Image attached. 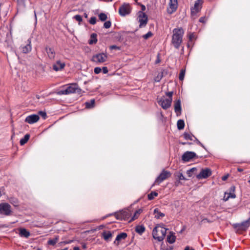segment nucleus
<instances>
[{
  "instance_id": "1",
  "label": "nucleus",
  "mask_w": 250,
  "mask_h": 250,
  "mask_svg": "<svg viewBox=\"0 0 250 250\" xmlns=\"http://www.w3.org/2000/svg\"><path fill=\"white\" fill-rule=\"evenodd\" d=\"M172 33L171 43L175 48L179 49L183 42L184 29L182 27L174 28Z\"/></svg>"
},
{
  "instance_id": "2",
  "label": "nucleus",
  "mask_w": 250,
  "mask_h": 250,
  "mask_svg": "<svg viewBox=\"0 0 250 250\" xmlns=\"http://www.w3.org/2000/svg\"><path fill=\"white\" fill-rule=\"evenodd\" d=\"M81 89L76 83H71L62 86V89L58 92L59 95H68L74 93H80Z\"/></svg>"
},
{
  "instance_id": "3",
  "label": "nucleus",
  "mask_w": 250,
  "mask_h": 250,
  "mask_svg": "<svg viewBox=\"0 0 250 250\" xmlns=\"http://www.w3.org/2000/svg\"><path fill=\"white\" fill-rule=\"evenodd\" d=\"M167 229L163 227V225L158 224L153 229L152 235L155 240L161 242L165 237Z\"/></svg>"
},
{
  "instance_id": "4",
  "label": "nucleus",
  "mask_w": 250,
  "mask_h": 250,
  "mask_svg": "<svg viewBox=\"0 0 250 250\" xmlns=\"http://www.w3.org/2000/svg\"><path fill=\"white\" fill-rule=\"evenodd\" d=\"M173 92L172 91L166 93V95L168 97L165 98L164 97H162L160 100L158 101V104L162 106L164 109H167L171 104L172 101V95Z\"/></svg>"
},
{
  "instance_id": "5",
  "label": "nucleus",
  "mask_w": 250,
  "mask_h": 250,
  "mask_svg": "<svg viewBox=\"0 0 250 250\" xmlns=\"http://www.w3.org/2000/svg\"><path fill=\"white\" fill-rule=\"evenodd\" d=\"M250 226V217L247 220L241 223L234 224L233 225V228L236 232L241 233L246 231Z\"/></svg>"
},
{
  "instance_id": "6",
  "label": "nucleus",
  "mask_w": 250,
  "mask_h": 250,
  "mask_svg": "<svg viewBox=\"0 0 250 250\" xmlns=\"http://www.w3.org/2000/svg\"><path fill=\"white\" fill-rule=\"evenodd\" d=\"M107 58L106 54L101 53L96 54L92 56L91 61L96 64H100L104 62Z\"/></svg>"
},
{
  "instance_id": "7",
  "label": "nucleus",
  "mask_w": 250,
  "mask_h": 250,
  "mask_svg": "<svg viewBox=\"0 0 250 250\" xmlns=\"http://www.w3.org/2000/svg\"><path fill=\"white\" fill-rule=\"evenodd\" d=\"M171 176V173L167 170H163L156 179L154 184L159 185L164 180Z\"/></svg>"
},
{
  "instance_id": "8",
  "label": "nucleus",
  "mask_w": 250,
  "mask_h": 250,
  "mask_svg": "<svg viewBox=\"0 0 250 250\" xmlns=\"http://www.w3.org/2000/svg\"><path fill=\"white\" fill-rule=\"evenodd\" d=\"M114 215L117 219L128 220L131 216V213L128 210H123L118 212L115 213Z\"/></svg>"
},
{
  "instance_id": "9",
  "label": "nucleus",
  "mask_w": 250,
  "mask_h": 250,
  "mask_svg": "<svg viewBox=\"0 0 250 250\" xmlns=\"http://www.w3.org/2000/svg\"><path fill=\"white\" fill-rule=\"evenodd\" d=\"M131 7L129 3H124L119 9V13L121 16H125L130 13Z\"/></svg>"
},
{
  "instance_id": "10",
  "label": "nucleus",
  "mask_w": 250,
  "mask_h": 250,
  "mask_svg": "<svg viewBox=\"0 0 250 250\" xmlns=\"http://www.w3.org/2000/svg\"><path fill=\"white\" fill-rule=\"evenodd\" d=\"M12 212L11 206L7 203L0 204V214L6 216L10 215Z\"/></svg>"
},
{
  "instance_id": "11",
  "label": "nucleus",
  "mask_w": 250,
  "mask_h": 250,
  "mask_svg": "<svg viewBox=\"0 0 250 250\" xmlns=\"http://www.w3.org/2000/svg\"><path fill=\"white\" fill-rule=\"evenodd\" d=\"M138 18L140 23L139 27L140 28L145 27L148 21L147 15L142 11H139L138 12Z\"/></svg>"
},
{
  "instance_id": "12",
  "label": "nucleus",
  "mask_w": 250,
  "mask_h": 250,
  "mask_svg": "<svg viewBox=\"0 0 250 250\" xmlns=\"http://www.w3.org/2000/svg\"><path fill=\"white\" fill-rule=\"evenodd\" d=\"M203 0H197L195 1L194 6L191 8V13L192 16L196 15L201 9Z\"/></svg>"
},
{
  "instance_id": "13",
  "label": "nucleus",
  "mask_w": 250,
  "mask_h": 250,
  "mask_svg": "<svg viewBox=\"0 0 250 250\" xmlns=\"http://www.w3.org/2000/svg\"><path fill=\"white\" fill-rule=\"evenodd\" d=\"M178 2L177 0H169L168 7H167V12L169 14H171L175 12L177 9Z\"/></svg>"
},
{
  "instance_id": "14",
  "label": "nucleus",
  "mask_w": 250,
  "mask_h": 250,
  "mask_svg": "<svg viewBox=\"0 0 250 250\" xmlns=\"http://www.w3.org/2000/svg\"><path fill=\"white\" fill-rule=\"evenodd\" d=\"M211 175V170L210 168H206L202 169L200 173L197 175L196 177L198 179H206Z\"/></svg>"
},
{
  "instance_id": "15",
  "label": "nucleus",
  "mask_w": 250,
  "mask_h": 250,
  "mask_svg": "<svg viewBox=\"0 0 250 250\" xmlns=\"http://www.w3.org/2000/svg\"><path fill=\"white\" fill-rule=\"evenodd\" d=\"M197 157L195 152L187 151L185 152L182 157V160L184 162H189L191 159Z\"/></svg>"
},
{
  "instance_id": "16",
  "label": "nucleus",
  "mask_w": 250,
  "mask_h": 250,
  "mask_svg": "<svg viewBox=\"0 0 250 250\" xmlns=\"http://www.w3.org/2000/svg\"><path fill=\"white\" fill-rule=\"evenodd\" d=\"M235 190V187L234 186H232L229 189V192H225L224 196V200L225 201H228L230 198H235L236 197V195L234 193V191Z\"/></svg>"
},
{
  "instance_id": "17",
  "label": "nucleus",
  "mask_w": 250,
  "mask_h": 250,
  "mask_svg": "<svg viewBox=\"0 0 250 250\" xmlns=\"http://www.w3.org/2000/svg\"><path fill=\"white\" fill-rule=\"evenodd\" d=\"M40 118L39 115L36 114H32L29 116H28L25 120V122L29 124H32L37 122Z\"/></svg>"
},
{
  "instance_id": "18",
  "label": "nucleus",
  "mask_w": 250,
  "mask_h": 250,
  "mask_svg": "<svg viewBox=\"0 0 250 250\" xmlns=\"http://www.w3.org/2000/svg\"><path fill=\"white\" fill-rule=\"evenodd\" d=\"M127 233L125 232H122L119 234L117 236L114 242V244L116 246H118L122 241L125 240L127 238Z\"/></svg>"
},
{
  "instance_id": "19",
  "label": "nucleus",
  "mask_w": 250,
  "mask_h": 250,
  "mask_svg": "<svg viewBox=\"0 0 250 250\" xmlns=\"http://www.w3.org/2000/svg\"><path fill=\"white\" fill-rule=\"evenodd\" d=\"M65 63L64 62H62L61 61H57L55 63L52 67L54 70L55 71H61L64 68Z\"/></svg>"
},
{
  "instance_id": "20",
  "label": "nucleus",
  "mask_w": 250,
  "mask_h": 250,
  "mask_svg": "<svg viewBox=\"0 0 250 250\" xmlns=\"http://www.w3.org/2000/svg\"><path fill=\"white\" fill-rule=\"evenodd\" d=\"M45 50L46 53L47 54L48 58L51 60L54 59L56 53L54 48L52 47L46 46L45 47Z\"/></svg>"
},
{
  "instance_id": "21",
  "label": "nucleus",
  "mask_w": 250,
  "mask_h": 250,
  "mask_svg": "<svg viewBox=\"0 0 250 250\" xmlns=\"http://www.w3.org/2000/svg\"><path fill=\"white\" fill-rule=\"evenodd\" d=\"M181 101L180 99L176 100L174 103V110L177 116L181 114Z\"/></svg>"
},
{
  "instance_id": "22",
  "label": "nucleus",
  "mask_w": 250,
  "mask_h": 250,
  "mask_svg": "<svg viewBox=\"0 0 250 250\" xmlns=\"http://www.w3.org/2000/svg\"><path fill=\"white\" fill-rule=\"evenodd\" d=\"M28 43L24 45L21 47L20 49L23 53H28L31 51L32 47L31 45V42L28 40Z\"/></svg>"
},
{
  "instance_id": "23",
  "label": "nucleus",
  "mask_w": 250,
  "mask_h": 250,
  "mask_svg": "<svg viewBox=\"0 0 250 250\" xmlns=\"http://www.w3.org/2000/svg\"><path fill=\"white\" fill-rule=\"evenodd\" d=\"M102 237L105 241L108 242L110 241L112 234L110 231H104L102 233Z\"/></svg>"
},
{
  "instance_id": "24",
  "label": "nucleus",
  "mask_w": 250,
  "mask_h": 250,
  "mask_svg": "<svg viewBox=\"0 0 250 250\" xmlns=\"http://www.w3.org/2000/svg\"><path fill=\"white\" fill-rule=\"evenodd\" d=\"M19 235L21 237L28 238L30 235V232L24 228L19 229Z\"/></svg>"
},
{
  "instance_id": "25",
  "label": "nucleus",
  "mask_w": 250,
  "mask_h": 250,
  "mask_svg": "<svg viewBox=\"0 0 250 250\" xmlns=\"http://www.w3.org/2000/svg\"><path fill=\"white\" fill-rule=\"evenodd\" d=\"M145 231V227L143 225H138L135 227V231L142 235Z\"/></svg>"
},
{
  "instance_id": "26",
  "label": "nucleus",
  "mask_w": 250,
  "mask_h": 250,
  "mask_svg": "<svg viewBox=\"0 0 250 250\" xmlns=\"http://www.w3.org/2000/svg\"><path fill=\"white\" fill-rule=\"evenodd\" d=\"M97 34L93 33L90 36V39L88 41V43L89 44H95L97 42Z\"/></svg>"
},
{
  "instance_id": "27",
  "label": "nucleus",
  "mask_w": 250,
  "mask_h": 250,
  "mask_svg": "<svg viewBox=\"0 0 250 250\" xmlns=\"http://www.w3.org/2000/svg\"><path fill=\"white\" fill-rule=\"evenodd\" d=\"M155 217L157 219H160L165 216V214L160 212L158 208H155L154 210Z\"/></svg>"
},
{
  "instance_id": "28",
  "label": "nucleus",
  "mask_w": 250,
  "mask_h": 250,
  "mask_svg": "<svg viewBox=\"0 0 250 250\" xmlns=\"http://www.w3.org/2000/svg\"><path fill=\"white\" fill-rule=\"evenodd\" d=\"M175 236L171 232L167 236V241L170 244L173 243L175 241Z\"/></svg>"
},
{
  "instance_id": "29",
  "label": "nucleus",
  "mask_w": 250,
  "mask_h": 250,
  "mask_svg": "<svg viewBox=\"0 0 250 250\" xmlns=\"http://www.w3.org/2000/svg\"><path fill=\"white\" fill-rule=\"evenodd\" d=\"M30 134H26L23 138L21 139L20 143L21 146H23L25 144L30 138Z\"/></svg>"
},
{
  "instance_id": "30",
  "label": "nucleus",
  "mask_w": 250,
  "mask_h": 250,
  "mask_svg": "<svg viewBox=\"0 0 250 250\" xmlns=\"http://www.w3.org/2000/svg\"><path fill=\"white\" fill-rule=\"evenodd\" d=\"M142 212V210L141 209H139L137 210H136L134 213L133 217L130 219V220L129 221V222L132 221L137 218H138L139 216L141 214V213Z\"/></svg>"
},
{
  "instance_id": "31",
  "label": "nucleus",
  "mask_w": 250,
  "mask_h": 250,
  "mask_svg": "<svg viewBox=\"0 0 250 250\" xmlns=\"http://www.w3.org/2000/svg\"><path fill=\"white\" fill-rule=\"evenodd\" d=\"M95 104V100L92 99L89 102H86L85 103V107L87 108H91L94 107Z\"/></svg>"
},
{
  "instance_id": "32",
  "label": "nucleus",
  "mask_w": 250,
  "mask_h": 250,
  "mask_svg": "<svg viewBox=\"0 0 250 250\" xmlns=\"http://www.w3.org/2000/svg\"><path fill=\"white\" fill-rule=\"evenodd\" d=\"M177 128L179 130H182L184 129L185 127V123L183 120H179L177 123Z\"/></svg>"
},
{
  "instance_id": "33",
  "label": "nucleus",
  "mask_w": 250,
  "mask_h": 250,
  "mask_svg": "<svg viewBox=\"0 0 250 250\" xmlns=\"http://www.w3.org/2000/svg\"><path fill=\"white\" fill-rule=\"evenodd\" d=\"M183 136L184 137V138L187 140H192L193 139L192 138L194 137V138H195V137L192 134H190V133H187V132H185L184 134H183Z\"/></svg>"
},
{
  "instance_id": "34",
  "label": "nucleus",
  "mask_w": 250,
  "mask_h": 250,
  "mask_svg": "<svg viewBox=\"0 0 250 250\" xmlns=\"http://www.w3.org/2000/svg\"><path fill=\"white\" fill-rule=\"evenodd\" d=\"M59 236H56L55 238L50 239L48 241V244L51 246L55 245L58 241Z\"/></svg>"
},
{
  "instance_id": "35",
  "label": "nucleus",
  "mask_w": 250,
  "mask_h": 250,
  "mask_svg": "<svg viewBox=\"0 0 250 250\" xmlns=\"http://www.w3.org/2000/svg\"><path fill=\"white\" fill-rule=\"evenodd\" d=\"M158 194L156 191H152L150 193L148 194L147 195L148 199L149 200H153L154 197H157Z\"/></svg>"
},
{
  "instance_id": "36",
  "label": "nucleus",
  "mask_w": 250,
  "mask_h": 250,
  "mask_svg": "<svg viewBox=\"0 0 250 250\" xmlns=\"http://www.w3.org/2000/svg\"><path fill=\"white\" fill-rule=\"evenodd\" d=\"M99 18L101 21H104L106 20L107 17L105 14L101 13L99 15Z\"/></svg>"
},
{
  "instance_id": "37",
  "label": "nucleus",
  "mask_w": 250,
  "mask_h": 250,
  "mask_svg": "<svg viewBox=\"0 0 250 250\" xmlns=\"http://www.w3.org/2000/svg\"><path fill=\"white\" fill-rule=\"evenodd\" d=\"M185 75V70L181 69L179 74V79L180 81H183Z\"/></svg>"
},
{
  "instance_id": "38",
  "label": "nucleus",
  "mask_w": 250,
  "mask_h": 250,
  "mask_svg": "<svg viewBox=\"0 0 250 250\" xmlns=\"http://www.w3.org/2000/svg\"><path fill=\"white\" fill-rule=\"evenodd\" d=\"M175 176L177 177L180 180H185L186 178L181 172H177L175 174Z\"/></svg>"
},
{
  "instance_id": "39",
  "label": "nucleus",
  "mask_w": 250,
  "mask_h": 250,
  "mask_svg": "<svg viewBox=\"0 0 250 250\" xmlns=\"http://www.w3.org/2000/svg\"><path fill=\"white\" fill-rule=\"evenodd\" d=\"M152 35H153V34L152 33V32L150 31H149L148 33H147L145 35H144L143 36V37L144 39L147 40L148 38L151 37L152 36Z\"/></svg>"
},
{
  "instance_id": "40",
  "label": "nucleus",
  "mask_w": 250,
  "mask_h": 250,
  "mask_svg": "<svg viewBox=\"0 0 250 250\" xmlns=\"http://www.w3.org/2000/svg\"><path fill=\"white\" fill-rule=\"evenodd\" d=\"M74 19H75L77 21H79V24H80V22L83 21L82 17L79 15H75L74 17Z\"/></svg>"
},
{
  "instance_id": "41",
  "label": "nucleus",
  "mask_w": 250,
  "mask_h": 250,
  "mask_svg": "<svg viewBox=\"0 0 250 250\" xmlns=\"http://www.w3.org/2000/svg\"><path fill=\"white\" fill-rule=\"evenodd\" d=\"M111 22L110 21H106L104 24V27L105 28H109L111 27Z\"/></svg>"
},
{
  "instance_id": "42",
  "label": "nucleus",
  "mask_w": 250,
  "mask_h": 250,
  "mask_svg": "<svg viewBox=\"0 0 250 250\" xmlns=\"http://www.w3.org/2000/svg\"><path fill=\"white\" fill-rule=\"evenodd\" d=\"M96 18L95 17H92L89 20V22L90 24L94 25L96 23Z\"/></svg>"
},
{
  "instance_id": "43",
  "label": "nucleus",
  "mask_w": 250,
  "mask_h": 250,
  "mask_svg": "<svg viewBox=\"0 0 250 250\" xmlns=\"http://www.w3.org/2000/svg\"><path fill=\"white\" fill-rule=\"evenodd\" d=\"M212 221H210L209 220V219H207V218H202L201 221V224H203V223H211Z\"/></svg>"
},
{
  "instance_id": "44",
  "label": "nucleus",
  "mask_w": 250,
  "mask_h": 250,
  "mask_svg": "<svg viewBox=\"0 0 250 250\" xmlns=\"http://www.w3.org/2000/svg\"><path fill=\"white\" fill-rule=\"evenodd\" d=\"M102 71V69L99 67H96L94 69V72L95 74H99Z\"/></svg>"
},
{
  "instance_id": "45",
  "label": "nucleus",
  "mask_w": 250,
  "mask_h": 250,
  "mask_svg": "<svg viewBox=\"0 0 250 250\" xmlns=\"http://www.w3.org/2000/svg\"><path fill=\"white\" fill-rule=\"evenodd\" d=\"M195 38V35L193 33H190L188 35V39L189 41H192Z\"/></svg>"
},
{
  "instance_id": "46",
  "label": "nucleus",
  "mask_w": 250,
  "mask_h": 250,
  "mask_svg": "<svg viewBox=\"0 0 250 250\" xmlns=\"http://www.w3.org/2000/svg\"><path fill=\"white\" fill-rule=\"evenodd\" d=\"M39 114L44 119H45L46 117V114L45 112L44 111H39Z\"/></svg>"
},
{
  "instance_id": "47",
  "label": "nucleus",
  "mask_w": 250,
  "mask_h": 250,
  "mask_svg": "<svg viewBox=\"0 0 250 250\" xmlns=\"http://www.w3.org/2000/svg\"><path fill=\"white\" fill-rule=\"evenodd\" d=\"M110 49L111 50H113V49L120 50V47L118 46H117V45H111L110 46Z\"/></svg>"
},
{
  "instance_id": "48",
  "label": "nucleus",
  "mask_w": 250,
  "mask_h": 250,
  "mask_svg": "<svg viewBox=\"0 0 250 250\" xmlns=\"http://www.w3.org/2000/svg\"><path fill=\"white\" fill-rule=\"evenodd\" d=\"M102 70H103V72L104 74H106L108 72L107 67H103Z\"/></svg>"
},
{
  "instance_id": "49",
  "label": "nucleus",
  "mask_w": 250,
  "mask_h": 250,
  "mask_svg": "<svg viewBox=\"0 0 250 250\" xmlns=\"http://www.w3.org/2000/svg\"><path fill=\"white\" fill-rule=\"evenodd\" d=\"M4 188L3 187L0 188V197L4 193Z\"/></svg>"
},
{
  "instance_id": "50",
  "label": "nucleus",
  "mask_w": 250,
  "mask_h": 250,
  "mask_svg": "<svg viewBox=\"0 0 250 250\" xmlns=\"http://www.w3.org/2000/svg\"><path fill=\"white\" fill-rule=\"evenodd\" d=\"M199 21L202 23H205L206 22V18L204 17H202L199 19Z\"/></svg>"
},
{
  "instance_id": "51",
  "label": "nucleus",
  "mask_w": 250,
  "mask_h": 250,
  "mask_svg": "<svg viewBox=\"0 0 250 250\" xmlns=\"http://www.w3.org/2000/svg\"><path fill=\"white\" fill-rule=\"evenodd\" d=\"M195 140L194 141L196 142L197 144L200 145L201 146L204 148V145L195 137Z\"/></svg>"
},
{
  "instance_id": "52",
  "label": "nucleus",
  "mask_w": 250,
  "mask_h": 250,
  "mask_svg": "<svg viewBox=\"0 0 250 250\" xmlns=\"http://www.w3.org/2000/svg\"><path fill=\"white\" fill-rule=\"evenodd\" d=\"M187 173L188 175V177H190L192 176L193 173L190 172L189 170L187 171Z\"/></svg>"
},
{
  "instance_id": "53",
  "label": "nucleus",
  "mask_w": 250,
  "mask_h": 250,
  "mask_svg": "<svg viewBox=\"0 0 250 250\" xmlns=\"http://www.w3.org/2000/svg\"><path fill=\"white\" fill-rule=\"evenodd\" d=\"M184 250H195L194 249L192 248H190L189 246H187L185 248Z\"/></svg>"
},
{
  "instance_id": "54",
  "label": "nucleus",
  "mask_w": 250,
  "mask_h": 250,
  "mask_svg": "<svg viewBox=\"0 0 250 250\" xmlns=\"http://www.w3.org/2000/svg\"><path fill=\"white\" fill-rule=\"evenodd\" d=\"M192 173H194L195 171L197 170V168L196 167H193L189 170Z\"/></svg>"
},
{
  "instance_id": "55",
  "label": "nucleus",
  "mask_w": 250,
  "mask_h": 250,
  "mask_svg": "<svg viewBox=\"0 0 250 250\" xmlns=\"http://www.w3.org/2000/svg\"><path fill=\"white\" fill-rule=\"evenodd\" d=\"M145 10H146V6L143 4H141V11H142L143 12Z\"/></svg>"
},
{
  "instance_id": "56",
  "label": "nucleus",
  "mask_w": 250,
  "mask_h": 250,
  "mask_svg": "<svg viewBox=\"0 0 250 250\" xmlns=\"http://www.w3.org/2000/svg\"><path fill=\"white\" fill-rule=\"evenodd\" d=\"M180 144H182V145H186V144H188V145H191V143H185V142H180Z\"/></svg>"
},
{
  "instance_id": "57",
  "label": "nucleus",
  "mask_w": 250,
  "mask_h": 250,
  "mask_svg": "<svg viewBox=\"0 0 250 250\" xmlns=\"http://www.w3.org/2000/svg\"><path fill=\"white\" fill-rule=\"evenodd\" d=\"M24 0H17V2L20 3H23L24 2Z\"/></svg>"
},
{
  "instance_id": "58",
  "label": "nucleus",
  "mask_w": 250,
  "mask_h": 250,
  "mask_svg": "<svg viewBox=\"0 0 250 250\" xmlns=\"http://www.w3.org/2000/svg\"><path fill=\"white\" fill-rule=\"evenodd\" d=\"M74 250H80L79 247H75L74 248Z\"/></svg>"
},
{
  "instance_id": "59",
  "label": "nucleus",
  "mask_w": 250,
  "mask_h": 250,
  "mask_svg": "<svg viewBox=\"0 0 250 250\" xmlns=\"http://www.w3.org/2000/svg\"><path fill=\"white\" fill-rule=\"evenodd\" d=\"M227 176H224L222 177V180H226L227 179Z\"/></svg>"
},
{
  "instance_id": "60",
  "label": "nucleus",
  "mask_w": 250,
  "mask_h": 250,
  "mask_svg": "<svg viewBox=\"0 0 250 250\" xmlns=\"http://www.w3.org/2000/svg\"><path fill=\"white\" fill-rule=\"evenodd\" d=\"M84 17L87 18V14L86 13L84 14Z\"/></svg>"
},
{
  "instance_id": "61",
  "label": "nucleus",
  "mask_w": 250,
  "mask_h": 250,
  "mask_svg": "<svg viewBox=\"0 0 250 250\" xmlns=\"http://www.w3.org/2000/svg\"><path fill=\"white\" fill-rule=\"evenodd\" d=\"M160 60H159V59H158L156 60V63H159V62H160Z\"/></svg>"
},
{
  "instance_id": "62",
  "label": "nucleus",
  "mask_w": 250,
  "mask_h": 250,
  "mask_svg": "<svg viewBox=\"0 0 250 250\" xmlns=\"http://www.w3.org/2000/svg\"><path fill=\"white\" fill-rule=\"evenodd\" d=\"M34 13H35V17H36V12L35 11H34Z\"/></svg>"
},
{
  "instance_id": "63",
  "label": "nucleus",
  "mask_w": 250,
  "mask_h": 250,
  "mask_svg": "<svg viewBox=\"0 0 250 250\" xmlns=\"http://www.w3.org/2000/svg\"><path fill=\"white\" fill-rule=\"evenodd\" d=\"M238 170H239V171H242V169H238Z\"/></svg>"
},
{
  "instance_id": "64",
  "label": "nucleus",
  "mask_w": 250,
  "mask_h": 250,
  "mask_svg": "<svg viewBox=\"0 0 250 250\" xmlns=\"http://www.w3.org/2000/svg\"><path fill=\"white\" fill-rule=\"evenodd\" d=\"M108 1H112V0H108Z\"/></svg>"
}]
</instances>
